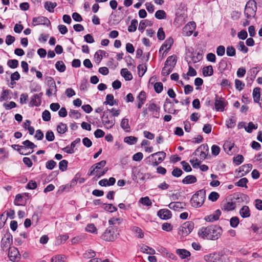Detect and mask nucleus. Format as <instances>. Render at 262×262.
<instances>
[{
    "label": "nucleus",
    "mask_w": 262,
    "mask_h": 262,
    "mask_svg": "<svg viewBox=\"0 0 262 262\" xmlns=\"http://www.w3.org/2000/svg\"><path fill=\"white\" fill-rule=\"evenodd\" d=\"M193 228L194 223L192 221H187L180 227L179 234L182 236H186L191 232Z\"/></svg>",
    "instance_id": "1a4fd4ad"
},
{
    "label": "nucleus",
    "mask_w": 262,
    "mask_h": 262,
    "mask_svg": "<svg viewBox=\"0 0 262 262\" xmlns=\"http://www.w3.org/2000/svg\"><path fill=\"white\" fill-rule=\"evenodd\" d=\"M235 204L232 201L223 202L222 204L221 208L225 211H231L235 209Z\"/></svg>",
    "instance_id": "412c9836"
},
{
    "label": "nucleus",
    "mask_w": 262,
    "mask_h": 262,
    "mask_svg": "<svg viewBox=\"0 0 262 262\" xmlns=\"http://www.w3.org/2000/svg\"><path fill=\"white\" fill-rule=\"evenodd\" d=\"M46 83L49 87L54 88V94L56 95L57 90L54 79L51 77H48L46 78Z\"/></svg>",
    "instance_id": "f704fd0d"
},
{
    "label": "nucleus",
    "mask_w": 262,
    "mask_h": 262,
    "mask_svg": "<svg viewBox=\"0 0 262 262\" xmlns=\"http://www.w3.org/2000/svg\"><path fill=\"white\" fill-rule=\"evenodd\" d=\"M66 257L64 255H56L51 259V262H64Z\"/></svg>",
    "instance_id": "680f3d73"
},
{
    "label": "nucleus",
    "mask_w": 262,
    "mask_h": 262,
    "mask_svg": "<svg viewBox=\"0 0 262 262\" xmlns=\"http://www.w3.org/2000/svg\"><path fill=\"white\" fill-rule=\"evenodd\" d=\"M173 69V68L164 65V67L162 69L161 74L163 76H167L172 71Z\"/></svg>",
    "instance_id": "864d4df0"
},
{
    "label": "nucleus",
    "mask_w": 262,
    "mask_h": 262,
    "mask_svg": "<svg viewBox=\"0 0 262 262\" xmlns=\"http://www.w3.org/2000/svg\"><path fill=\"white\" fill-rule=\"evenodd\" d=\"M123 221V219L121 217H113L108 220L110 225H120Z\"/></svg>",
    "instance_id": "09e8293b"
},
{
    "label": "nucleus",
    "mask_w": 262,
    "mask_h": 262,
    "mask_svg": "<svg viewBox=\"0 0 262 262\" xmlns=\"http://www.w3.org/2000/svg\"><path fill=\"white\" fill-rule=\"evenodd\" d=\"M68 130V127L66 124L60 123L57 126V131L60 134L65 133Z\"/></svg>",
    "instance_id": "e433bc0d"
},
{
    "label": "nucleus",
    "mask_w": 262,
    "mask_h": 262,
    "mask_svg": "<svg viewBox=\"0 0 262 262\" xmlns=\"http://www.w3.org/2000/svg\"><path fill=\"white\" fill-rule=\"evenodd\" d=\"M120 74L126 81H129L133 79L132 73L126 68L121 69Z\"/></svg>",
    "instance_id": "c85d7f7f"
},
{
    "label": "nucleus",
    "mask_w": 262,
    "mask_h": 262,
    "mask_svg": "<svg viewBox=\"0 0 262 262\" xmlns=\"http://www.w3.org/2000/svg\"><path fill=\"white\" fill-rule=\"evenodd\" d=\"M257 10L256 3L254 0L249 1L245 6L244 14L248 19L255 17Z\"/></svg>",
    "instance_id": "423d86ee"
},
{
    "label": "nucleus",
    "mask_w": 262,
    "mask_h": 262,
    "mask_svg": "<svg viewBox=\"0 0 262 262\" xmlns=\"http://www.w3.org/2000/svg\"><path fill=\"white\" fill-rule=\"evenodd\" d=\"M7 65L11 69H15L18 66V61L16 59H10L7 61Z\"/></svg>",
    "instance_id": "5fc2aeb1"
},
{
    "label": "nucleus",
    "mask_w": 262,
    "mask_h": 262,
    "mask_svg": "<svg viewBox=\"0 0 262 262\" xmlns=\"http://www.w3.org/2000/svg\"><path fill=\"white\" fill-rule=\"evenodd\" d=\"M104 104L110 105L111 106L117 104L116 100H114V96L113 94H107L106 96V100L103 102Z\"/></svg>",
    "instance_id": "473e14b6"
},
{
    "label": "nucleus",
    "mask_w": 262,
    "mask_h": 262,
    "mask_svg": "<svg viewBox=\"0 0 262 262\" xmlns=\"http://www.w3.org/2000/svg\"><path fill=\"white\" fill-rule=\"evenodd\" d=\"M148 110L152 113V116L156 118H159L160 117V107L156 104L152 103H150L148 106Z\"/></svg>",
    "instance_id": "a211bd4d"
},
{
    "label": "nucleus",
    "mask_w": 262,
    "mask_h": 262,
    "mask_svg": "<svg viewBox=\"0 0 262 262\" xmlns=\"http://www.w3.org/2000/svg\"><path fill=\"white\" fill-rule=\"evenodd\" d=\"M139 202L146 206H151L152 205V202L148 196L141 198L139 200Z\"/></svg>",
    "instance_id": "de8ad7c7"
},
{
    "label": "nucleus",
    "mask_w": 262,
    "mask_h": 262,
    "mask_svg": "<svg viewBox=\"0 0 262 262\" xmlns=\"http://www.w3.org/2000/svg\"><path fill=\"white\" fill-rule=\"evenodd\" d=\"M155 17L159 19H165L166 18V14L163 10H159L156 11Z\"/></svg>",
    "instance_id": "49530a36"
},
{
    "label": "nucleus",
    "mask_w": 262,
    "mask_h": 262,
    "mask_svg": "<svg viewBox=\"0 0 262 262\" xmlns=\"http://www.w3.org/2000/svg\"><path fill=\"white\" fill-rule=\"evenodd\" d=\"M236 123V120L233 117H232L231 118L228 119L226 121V125L228 128H233Z\"/></svg>",
    "instance_id": "3c124183"
},
{
    "label": "nucleus",
    "mask_w": 262,
    "mask_h": 262,
    "mask_svg": "<svg viewBox=\"0 0 262 262\" xmlns=\"http://www.w3.org/2000/svg\"><path fill=\"white\" fill-rule=\"evenodd\" d=\"M34 26L36 25H47L48 26L50 24V20L46 17L38 16L34 17L32 20Z\"/></svg>",
    "instance_id": "4468645a"
},
{
    "label": "nucleus",
    "mask_w": 262,
    "mask_h": 262,
    "mask_svg": "<svg viewBox=\"0 0 262 262\" xmlns=\"http://www.w3.org/2000/svg\"><path fill=\"white\" fill-rule=\"evenodd\" d=\"M118 228L116 226L108 227L101 236V238L107 242H113L118 236Z\"/></svg>",
    "instance_id": "39448f33"
},
{
    "label": "nucleus",
    "mask_w": 262,
    "mask_h": 262,
    "mask_svg": "<svg viewBox=\"0 0 262 262\" xmlns=\"http://www.w3.org/2000/svg\"><path fill=\"white\" fill-rule=\"evenodd\" d=\"M222 228L217 225H211L202 228L199 231V235L204 239L210 240L217 239L222 235Z\"/></svg>",
    "instance_id": "f257e3e1"
},
{
    "label": "nucleus",
    "mask_w": 262,
    "mask_h": 262,
    "mask_svg": "<svg viewBox=\"0 0 262 262\" xmlns=\"http://www.w3.org/2000/svg\"><path fill=\"white\" fill-rule=\"evenodd\" d=\"M260 89L259 88H255L253 90V97L254 102L255 103H257L259 104L260 106H261V103L259 102L260 101Z\"/></svg>",
    "instance_id": "393cba45"
},
{
    "label": "nucleus",
    "mask_w": 262,
    "mask_h": 262,
    "mask_svg": "<svg viewBox=\"0 0 262 262\" xmlns=\"http://www.w3.org/2000/svg\"><path fill=\"white\" fill-rule=\"evenodd\" d=\"M223 148L228 155H232L236 152L237 147L235 146L234 143L228 141L224 144Z\"/></svg>",
    "instance_id": "ddd939ff"
},
{
    "label": "nucleus",
    "mask_w": 262,
    "mask_h": 262,
    "mask_svg": "<svg viewBox=\"0 0 262 262\" xmlns=\"http://www.w3.org/2000/svg\"><path fill=\"white\" fill-rule=\"evenodd\" d=\"M206 197V191L201 189L196 191L190 200L191 206L195 208H199L204 204Z\"/></svg>",
    "instance_id": "20e7f679"
},
{
    "label": "nucleus",
    "mask_w": 262,
    "mask_h": 262,
    "mask_svg": "<svg viewBox=\"0 0 262 262\" xmlns=\"http://www.w3.org/2000/svg\"><path fill=\"white\" fill-rule=\"evenodd\" d=\"M138 140L137 138L134 136L126 137L124 139V142L129 145H133L137 143Z\"/></svg>",
    "instance_id": "ea45409f"
},
{
    "label": "nucleus",
    "mask_w": 262,
    "mask_h": 262,
    "mask_svg": "<svg viewBox=\"0 0 262 262\" xmlns=\"http://www.w3.org/2000/svg\"><path fill=\"white\" fill-rule=\"evenodd\" d=\"M204 260L207 262H229L230 261L225 251L205 255Z\"/></svg>",
    "instance_id": "f03ea898"
},
{
    "label": "nucleus",
    "mask_w": 262,
    "mask_h": 262,
    "mask_svg": "<svg viewBox=\"0 0 262 262\" xmlns=\"http://www.w3.org/2000/svg\"><path fill=\"white\" fill-rule=\"evenodd\" d=\"M22 143L24 145L23 146L25 147V150H26L27 148L33 149L35 147H36V145L29 140L24 141Z\"/></svg>",
    "instance_id": "603ef678"
},
{
    "label": "nucleus",
    "mask_w": 262,
    "mask_h": 262,
    "mask_svg": "<svg viewBox=\"0 0 262 262\" xmlns=\"http://www.w3.org/2000/svg\"><path fill=\"white\" fill-rule=\"evenodd\" d=\"M23 198L20 194H18L16 195L14 204L16 206H20L23 205Z\"/></svg>",
    "instance_id": "0e129e2a"
},
{
    "label": "nucleus",
    "mask_w": 262,
    "mask_h": 262,
    "mask_svg": "<svg viewBox=\"0 0 262 262\" xmlns=\"http://www.w3.org/2000/svg\"><path fill=\"white\" fill-rule=\"evenodd\" d=\"M68 162L66 160L61 161L59 163V168L62 171H64L67 169Z\"/></svg>",
    "instance_id": "13d9d810"
},
{
    "label": "nucleus",
    "mask_w": 262,
    "mask_h": 262,
    "mask_svg": "<svg viewBox=\"0 0 262 262\" xmlns=\"http://www.w3.org/2000/svg\"><path fill=\"white\" fill-rule=\"evenodd\" d=\"M203 74L204 76H210L213 75V70L212 66H208L203 68Z\"/></svg>",
    "instance_id": "c9c22d12"
},
{
    "label": "nucleus",
    "mask_w": 262,
    "mask_h": 262,
    "mask_svg": "<svg viewBox=\"0 0 262 262\" xmlns=\"http://www.w3.org/2000/svg\"><path fill=\"white\" fill-rule=\"evenodd\" d=\"M248 181L246 178H243L241 179L238 182L235 183L236 186L242 187H247V183Z\"/></svg>",
    "instance_id": "8fccbe9b"
},
{
    "label": "nucleus",
    "mask_w": 262,
    "mask_h": 262,
    "mask_svg": "<svg viewBox=\"0 0 262 262\" xmlns=\"http://www.w3.org/2000/svg\"><path fill=\"white\" fill-rule=\"evenodd\" d=\"M152 23L151 21L147 19L142 20L139 24L138 29L141 32H143L147 26H151Z\"/></svg>",
    "instance_id": "7c9ffc66"
},
{
    "label": "nucleus",
    "mask_w": 262,
    "mask_h": 262,
    "mask_svg": "<svg viewBox=\"0 0 262 262\" xmlns=\"http://www.w3.org/2000/svg\"><path fill=\"white\" fill-rule=\"evenodd\" d=\"M19 255V251L16 248L14 247L9 248L8 257L11 261H14L18 255Z\"/></svg>",
    "instance_id": "6ab92c4d"
},
{
    "label": "nucleus",
    "mask_w": 262,
    "mask_h": 262,
    "mask_svg": "<svg viewBox=\"0 0 262 262\" xmlns=\"http://www.w3.org/2000/svg\"><path fill=\"white\" fill-rule=\"evenodd\" d=\"M254 162H258V167L262 168V152L255 155Z\"/></svg>",
    "instance_id": "774afa93"
},
{
    "label": "nucleus",
    "mask_w": 262,
    "mask_h": 262,
    "mask_svg": "<svg viewBox=\"0 0 262 262\" xmlns=\"http://www.w3.org/2000/svg\"><path fill=\"white\" fill-rule=\"evenodd\" d=\"M138 25V20L137 19H133L131 21L130 25L128 27V31L129 32H134L137 30Z\"/></svg>",
    "instance_id": "37998d69"
},
{
    "label": "nucleus",
    "mask_w": 262,
    "mask_h": 262,
    "mask_svg": "<svg viewBox=\"0 0 262 262\" xmlns=\"http://www.w3.org/2000/svg\"><path fill=\"white\" fill-rule=\"evenodd\" d=\"M176 253L179 255L182 259L186 258L190 256L189 251L184 249H178L176 250Z\"/></svg>",
    "instance_id": "c756f323"
},
{
    "label": "nucleus",
    "mask_w": 262,
    "mask_h": 262,
    "mask_svg": "<svg viewBox=\"0 0 262 262\" xmlns=\"http://www.w3.org/2000/svg\"><path fill=\"white\" fill-rule=\"evenodd\" d=\"M166 155L164 151H158L151 154L146 158V163L154 167L157 166L164 161Z\"/></svg>",
    "instance_id": "7ed1b4c3"
},
{
    "label": "nucleus",
    "mask_w": 262,
    "mask_h": 262,
    "mask_svg": "<svg viewBox=\"0 0 262 262\" xmlns=\"http://www.w3.org/2000/svg\"><path fill=\"white\" fill-rule=\"evenodd\" d=\"M106 163V161L102 160L100 162L94 164L90 168L88 174L89 176L95 174L98 178H100V177H99V173L102 172V168L105 166Z\"/></svg>",
    "instance_id": "6e6552de"
},
{
    "label": "nucleus",
    "mask_w": 262,
    "mask_h": 262,
    "mask_svg": "<svg viewBox=\"0 0 262 262\" xmlns=\"http://www.w3.org/2000/svg\"><path fill=\"white\" fill-rule=\"evenodd\" d=\"M103 205L104 206V209L107 211L113 212L117 210V207L111 204H103Z\"/></svg>",
    "instance_id": "6e6d98bb"
},
{
    "label": "nucleus",
    "mask_w": 262,
    "mask_h": 262,
    "mask_svg": "<svg viewBox=\"0 0 262 262\" xmlns=\"http://www.w3.org/2000/svg\"><path fill=\"white\" fill-rule=\"evenodd\" d=\"M12 243V236L9 234L1 241V248L3 251L7 250Z\"/></svg>",
    "instance_id": "2eb2a0df"
},
{
    "label": "nucleus",
    "mask_w": 262,
    "mask_h": 262,
    "mask_svg": "<svg viewBox=\"0 0 262 262\" xmlns=\"http://www.w3.org/2000/svg\"><path fill=\"white\" fill-rule=\"evenodd\" d=\"M114 111V108L111 110L107 109L103 112V116L102 117V123L107 129L111 128L113 127L115 123V119L111 115H108V112H112Z\"/></svg>",
    "instance_id": "0eeeda50"
},
{
    "label": "nucleus",
    "mask_w": 262,
    "mask_h": 262,
    "mask_svg": "<svg viewBox=\"0 0 262 262\" xmlns=\"http://www.w3.org/2000/svg\"><path fill=\"white\" fill-rule=\"evenodd\" d=\"M42 95V92L33 95L30 98V106L31 107L40 106Z\"/></svg>",
    "instance_id": "9b49d317"
},
{
    "label": "nucleus",
    "mask_w": 262,
    "mask_h": 262,
    "mask_svg": "<svg viewBox=\"0 0 262 262\" xmlns=\"http://www.w3.org/2000/svg\"><path fill=\"white\" fill-rule=\"evenodd\" d=\"M257 128V124H254L252 122H250L248 124V126L245 127V130L248 133H251L253 129Z\"/></svg>",
    "instance_id": "c03bdc74"
},
{
    "label": "nucleus",
    "mask_w": 262,
    "mask_h": 262,
    "mask_svg": "<svg viewBox=\"0 0 262 262\" xmlns=\"http://www.w3.org/2000/svg\"><path fill=\"white\" fill-rule=\"evenodd\" d=\"M85 230L87 232H90L92 233H94V234L97 233V229L96 227H95V226L94 225V224H88L85 227Z\"/></svg>",
    "instance_id": "a18cd8bd"
},
{
    "label": "nucleus",
    "mask_w": 262,
    "mask_h": 262,
    "mask_svg": "<svg viewBox=\"0 0 262 262\" xmlns=\"http://www.w3.org/2000/svg\"><path fill=\"white\" fill-rule=\"evenodd\" d=\"M96 256L95 252L91 249H89L87 251H86L83 254V258L85 259H90L94 258Z\"/></svg>",
    "instance_id": "58836bf2"
},
{
    "label": "nucleus",
    "mask_w": 262,
    "mask_h": 262,
    "mask_svg": "<svg viewBox=\"0 0 262 262\" xmlns=\"http://www.w3.org/2000/svg\"><path fill=\"white\" fill-rule=\"evenodd\" d=\"M141 251L148 254L153 255L155 253V250L146 245H143L141 248Z\"/></svg>",
    "instance_id": "79ce46f5"
},
{
    "label": "nucleus",
    "mask_w": 262,
    "mask_h": 262,
    "mask_svg": "<svg viewBox=\"0 0 262 262\" xmlns=\"http://www.w3.org/2000/svg\"><path fill=\"white\" fill-rule=\"evenodd\" d=\"M55 68L59 72H63L66 69V67L62 61H58L55 63Z\"/></svg>",
    "instance_id": "a19ab883"
},
{
    "label": "nucleus",
    "mask_w": 262,
    "mask_h": 262,
    "mask_svg": "<svg viewBox=\"0 0 262 262\" xmlns=\"http://www.w3.org/2000/svg\"><path fill=\"white\" fill-rule=\"evenodd\" d=\"M121 127L123 129L125 132H129L130 129V126L128 123V119L126 118L122 119L121 124Z\"/></svg>",
    "instance_id": "4c0bfd02"
},
{
    "label": "nucleus",
    "mask_w": 262,
    "mask_h": 262,
    "mask_svg": "<svg viewBox=\"0 0 262 262\" xmlns=\"http://www.w3.org/2000/svg\"><path fill=\"white\" fill-rule=\"evenodd\" d=\"M173 43V40L171 37H169V38L167 39L165 41L164 43L163 44L162 46L161 47L159 50V52H161L162 50H163L164 48H165L164 52H166V54H167L168 51L170 49Z\"/></svg>",
    "instance_id": "aec40b11"
},
{
    "label": "nucleus",
    "mask_w": 262,
    "mask_h": 262,
    "mask_svg": "<svg viewBox=\"0 0 262 262\" xmlns=\"http://www.w3.org/2000/svg\"><path fill=\"white\" fill-rule=\"evenodd\" d=\"M230 226L233 228H236L239 224V219L236 216L231 218L230 220Z\"/></svg>",
    "instance_id": "69168bd1"
},
{
    "label": "nucleus",
    "mask_w": 262,
    "mask_h": 262,
    "mask_svg": "<svg viewBox=\"0 0 262 262\" xmlns=\"http://www.w3.org/2000/svg\"><path fill=\"white\" fill-rule=\"evenodd\" d=\"M221 212L220 210H216L213 214L206 216L205 220L208 222H213L217 221L221 216Z\"/></svg>",
    "instance_id": "f3484780"
},
{
    "label": "nucleus",
    "mask_w": 262,
    "mask_h": 262,
    "mask_svg": "<svg viewBox=\"0 0 262 262\" xmlns=\"http://www.w3.org/2000/svg\"><path fill=\"white\" fill-rule=\"evenodd\" d=\"M57 165V163L55 161L53 160H49L47 161L46 163V167L49 169H53Z\"/></svg>",
    "instance_id": "338daca9"
},
{
    "label": "nucleus",
    "mask_w": 262,
    "mask_h": 262,
    "mask_svg": "<svg viewBox=\"0 0 262 262\" xmlns=\"http://www.w3.org/2000/svg\"><path fill=\"white\" fill-rule=\"evenodd\" d=\"M226 105V102L224 98L215 95L214 105L216 111L223 112Z\"/></svg>",
    "instance_id": "9d476101"
},
{
    "label": "nucleus",
    "mask_w": 262,
    "mask_h": 262,
    "mask_svg": "<svg viewBox=\"0 0 262 262\" xmlns=\"http://www.w3.org/2000/svg\"><path fill=\"white\" fill-rule=\"evenodd\" d=\"M252 168V165L251 164L244 165L240 167V171H244L247 173L249 172Z\"/></svg>",
    "instance_id": "bf43d9fd"
},
{
    "label": "nucleus",
    "mask_w": 262,
    "mask_h": 262,
    "mask_svg": "<svg viewBox=\"0 0 262 262\" xmlns=\"http://www.w3.org/2000/svg\"><path fill=\"white\" fill-rule=\"evenodd\" d=\"M205 149L206 150H208L207 145L202 144L195 150L194 154L195 155H198V153H200V156L201 158L202 159H205L206 158V155L204 150Z\"/></svg>",
    "instance_id": "b1692460"
},
{
    "label": "nucleus",
    "mask_w": 262,
    "mask_h": 262,
    "mask_svg": "<svg viewBox=\"0 0 262 262\" xmlns=\"http://www.w3.org/2000/svg\"><path fill=\"white\" fill-rule=\"evenodd\" d=\"M168 207L171 209L179 211L184 208V204L179 202H171L169 204Z\"/></svg>",
    "instance_id": "bb28decb"
},
{
    "label": "nucleus",
    "mask_w": 262,
    "mask_h": 262,
    "mask_svg": "<svg viewBox=\"0 0 262 262\" xmlns=\"http://www.w3.org/2000/svg\"><path fill=\"white\" fill-rule=\"evenodd\" d=\"M220 197L219 194L215 191L211 192L208 196V199L212 202L216 201Z\"/></svg>",
    "instance_id": "e2e57ef3"
},
{
    "label": "nucleus",
    "mask_w": 262,
    "mask_h": 262,
    "mask_svg": "<svg viewBox=\"0 0 262 262\" xmlns=\"http://www.w3.org/2000/svg\"><path fill=\"white\" fill-rule=\"evenodd\" d=\"M239 214L243 218H247L250 216V210L248 206L245 205L239 210Z\"/></svg>",
    "instance_id": "a878e982"
},
{
    "label": "nucleus",
    "mask_w": 262,
    "mask_h": 262,
    "mask_svg": "<svg viewBox=\"0 0 262 262\" xmlns=\"http://www.w3.org/2000/svg\"><path fill=\"white\" fill-rule=\"evenodd\" d=\"M106 53V52L103 50H99L97 51L94 55L95 62L98 64L99 63L102 59L103 56H105Z\"/></svg>",
    "instance_id": "2f4dec72"
},
{
    "label": "nucleus",
    "mask_w": 262,
    "mask_h": 262,
    "mask_svg": "<svg viewBox=\"0 0 262 262\" xmlns=\"http://www.w3.org/2000/svg\"><path fill=\"white\" fill-rule=\"evenodd\" d=\"M237 48L238 50L244 53H246L248 51V48L245 45V43L242 41L238 42Z\"/></svg>",
    "instance_id": "4d7b16f0"
},
{
    "label": "nucleus",
    "mask_w": 262,
    "mask_h": 262,
    "mask_svg": "<svg viewBox=\"0 0 262 262\" xmlns=\"http://www.w3.org/2000/svg\"><path fill=\"white\" fill-rule=\"evenodd\" d=\"M157 215L160 219L165 220L170 219L172 216L171 211L167 209H160L158 211Z\"/></svg>",
    "instance_id": "dca6fc26"
},
{
    "label": "nucleus",
    "mask_w": 262,
    "mask_h": 262,
    "mask_svg": "<svg viewBox=\"0 0 262 262\" xmlns=\"http://www.w3.org/2000/svg\"><path fill=\"white\" fill-rule=\"evenodd\" d=\"M177 61V56L172 55L168 57L164 64L165 66H168L172 68H174L176 64Z\"/></svg>",
    "instance_id": "5701e85b"
},
{
    "label": "nucleus",
    "mask_w": 262,
    "mask_h": 262,
    "mask_svg": "<svg viewBox=\"0 0 262 262\" xmlns=\"http://www.w3.org/2000/svg\"><path fill=\"white\" fill-rule=\"evenodd\" d=\"M196 25L194 21L188 23L183 29L182 33L183 35L189 36H190L193 30L195 29Z\"/></svg>",
    "instance_id": "f8f14e48"
},
{
    "label": "nucleus",
    "mask_w": 262,
    "mask_h": 262,
    "mask_svg": "<svg viewBox=\"0 0 262 262\" xmlns=\"http://www.w3.org/2000/svg\"><path fill=\"white\" fill-rule=\"evenodd\" d=\"M57 6V3L51 2H46L45 4V8L49 12H53L54 9Z\"/></svg>",
    "instance_id": "72a5a7b5"
},
{
    "label": "nucleus",
    "mask_w": 262,
    "mask_h": 262,
    "mask_svg": "<svg viewBox=\"0 0 262 262\" xmlns=\"http://www.w3.org/2000/svg\"><path fill=\"white\" fill-rule=\"evenodd\" d=\"M196 178L193 175H188L185 177L182 181V183L185 184H193L196 182Z\"/></svg>",
    "instance_id": "cd10ccee"
},
{
    "label": "nucleus",
    "mask_w": 262,
    "mask_h": 262,
    "mask_svg": "<svg viewBox=\"0 0 262 262\" xmlns=\"http://www.w3.org/2000/svg\"><path fill=\"white\" fill-rule=\"evenodd\" d=\"M163 107L164 110L166 113H172L173 104L171 102L169 99L166 98Z\"/></svg>",
    "instance_id": "4be33fe9"
},
{
    "label": "nucleus",
    "mask_w": 262,
    "mask_h": 262,
    "mask_svg": "<svg viewBox=\"0 0 262 262\" xmlns=\"http://www.w3.org/2000/svg\"><path fill=\"white\" fill-rule=\"evenodd\" d=\"M226 54L228 56H234L236 54L235 49L232 46H228L226 49Z\"/></svg>",
    "instance_id": "052dcab7"
}]
</instances>
